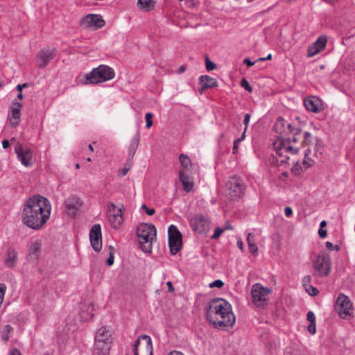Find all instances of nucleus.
Returning a JSON list of instances; mask_svg holds the SVG:
<instances>
[{
	"label": "nucleus",
	"mask_w": 355,
	"mask_h": 355,
	"mask_svg": "<svg viewBox=\"0 0 355 355\" xmlns=\"http://www.w3.org/2000/svg\"><path fill=\"white\" fill-rule=\"evenodd\" d=\"M51 205L50 201L42 196L30 198L24 205L22 221L29 228L40 230L50 218Z\"/></svg>",
	"instance_id": "f257e3e1"
},
{
	"label": "nucleus",
	"mask_w": 355,
	"mask_h": 355,
	"mask_svg": "<svg viewBox=\"0 0 355 355\" xmlns=\"http://www.w3.org/2000/svg\"><path fill=\"white\" fill-rule=\"evenodd\" d=\"M206 318L215 329L227 330L232 328L236 322V316L231 304L223 298L211 300L205 308Z\"/></svg>",
	"instance_id": "f03ea898"
},
{
	"label": "nucleus",
	"mask_w": 355,
	"mask_h": 355,
	"mask_svg": "<svg viewBox=\"0 0 355 355\" xmlns=\"http://www.w3.org/2000/svg\"><path fill=\"white\" fill-rule=\"evenodd\" d=\"M137 236L141 250L150 252L152 243L156 237V229L153 224L141 223L137 228Z\"/></svg>",
	"instance_id": "7ed1b4c3"
},
{
	"label": "nucleus",
	"mask_w": 355,
	"mask_h": 355,
	"mask_svg": "<svg viewBox=\"0 0 355 355\" xmlns=\"http://www.w3.org/2000/svg\"><path fill=\"white\" fill-rule=\"evenodd\" d=\"M292 143H295L293 141V136L288 137V138L284 136H279L273 142V147L277 154L283 158L281 160L282 163H284L289 159L287 155L288 153L295 155L299 152V147L293 145Z\"/></svg>",
	"instance_id": "20e7f679"
},
{
	"label": "nucleus",
	"mask_w": 355,
	"mask_h": 355,
	"mask_svg": "<svg viewBox=\"0 0 355 355\" xmlns=\"http://www.w3.org/2000/svg\"><path fill=\"white\" fill-rule=\"evenodd\" d=\"M114 71L109 66L101 64L85 75V84H97L114 78Z\"/></svg>",
	"instance_id": "39448f33"
},
{
	"label": "nucleus",
	"mask_w": 355,
	"mask_h": 355,
	"mask_svg": "<svg viewBox=\"0 0 355 355\" xmlns=\"http://www.w3.org/2000/svg\"><path fill=\"white\" fill-rule=\"evenodd\" d=\"M125 208L123 205L116 206L113 202H109L107 205V218L114 229H119L123 222V212Z\"/></svg>",
	"instance_id": "423d86ee"
},
{
	"label": "nucleus",
	"mask_w": 355,
	"mask_h": 355,
	"mask_svg": "<svg viewBox=\"0 0 355 355\" xmlns=\"http://www.w3.org/2000/svg\"><path fill=\"white\" fill-rule=\"evenodd\" d=\"M227 195L232 200H236L244 195L243 181L236 176L231 177L226 183Z\"/></svg>",
	"instance_id": "0eeeda50"
},
{
	"label": "nucleus",
	"mask_w": 355,
	"mask_h": 355,
	"mask_svg": "<svg viewBox=\"0 0 355 355\" xmlns=\"http://www.w3.org/2000/svg\"><path fill=\"white\" fill-rule=\"evenodd\" d=\"M273 129L277 133L279 134L280 136L284 137L288 131L293 135V141L294 142H297L301 133V130L300 128L293 127L291 123H286L285 120L282 117L277 119Z\"/></svg>",
	"instance_id": "6e6552de"
},
{
	"label": "nucleus",
	"mask_w": 355,
	"mask_h": 355,
	"mask_svg": "<svg viewBox=\"0 0 355 355\" xmlns=\"http://www.w3.org/2000/svg\"><path fill=\"white\" fill-rule=\"evenodd\" d=\"M270 290L267 287H263L260 284H255L252 286L251 295L252 302L257 306H263L268 300Z\"/></svg>",
	"instance_id": "1a4fd4ad"
},
{
	"label": "nucleus",
	"mask_w": 355,
	"mask_h": 355,
	"mask_svg": "<svg viewBox=\"0 0 355 355\" xmlns=\"http://www.w3.org/2000/svg\"><path fill=\"white\" fill-rule=\"evenodd\" d=\"M135 355H153V344L151 338L147 335H141L134 343Z\"/></svg>",
	"instance_id": "9d476101"
},
{
	"label": "nucleus",
	"mask_w": 355,
	"mask_h": 355,
	"mask_svg": "<svg viewBox=\"0 0 355 355\" xmlns=\"http://www.w3.org/2000/svg\"><path fill=\"white\" fill-rule=\"evenodd\" d=\"M313 275L326 277L331 271V261L328 255H318L313 261Z\"/></svg>",
	"instance_id": "9b49d317"
},
{
	"label": "nucleus",
	"mask_w": 355,
	"mask_h": 355,
	"mask_svg": "<svg viewBox=\"0 0 355 355\" xmlns=\"http://www.w3.org/2000/svg\"><path fill=\"white\" fill-rule=\"evenodd\" d=\"M168 245L171 254H176L182 247V235L178 229L173 225L168 230Z\"/></svg>",
	"instance_id": "f8f14e48"
},
{
	"label": "nucleus",
	"mask_w": 355,
	"mask_h": 355,
	"mask_svg": "<svg viewBox=\"0 0 355 355\" xmlns=\"http://www.w3.org/2000/svg\"><path fill=\"white\" fill-rule=\"evenodd\" d=\"M352 304L349 298L344 295L339 294L336 302V310L340 317L346 319L352 315Z\"/></svg>",
	"instance_id": "ddd939ff"
},
{
	"label": "nucleus",
	"mask_w": 355,
	"mask_h": 355,
	"mask_svg": "<svg viewBox=\"0 0 355 355\" xmlns=\"http://www.w3.org/2000/svg\"><path fill=\"white\" fill-rule=\"evenodd\" d=\"M83 204L79 197L71 196L64 201V213L69 216H76L80 213Z\"/></svg>",
	"instance_id": "4468645a"
},
{
	"label": "nucleus",
	"mask_w": 355,
	"mask_h": 355,
	"mask_svg": "<svg viewBox=\"0 0 355 355\" xmlns=\"http://www.w3.org/2000/svg\"><path fill=\"white\" fill-rule=\"evenodd\" d=\"M15 152L22 165L26 167L32 165L33 150L30 148L17 142L15 146Z\"/></svg>",
	"instance_id": "2eb2a0df"
},
{
	"label": "nucleus",
	"mask_w": 355,
	"mask_h": 355,
	"mask_svg": "<svg viewBox=\"0 0 355 355\" xmlns=\"http://www.w3.org/2000/svg\"><path fill=\"white\" fill-rule=\"evenodd\" d=\"M80 25L85 28L96 30L105 25V21L99 15L89 14L82 19Z\"/></svg>",
	"instance_id": "dca6fc26"
},
{
	"label": "nucleus",
	"mask_w": 355,
	"mask_h": 355,
	"mask_svg": "<svg viewBox=\"0 0 355 355\" xmlns=\"http://www.w3.org/2000/svg\"><path fill=\"white\" fill-rule=\"evenodd\" d=\"M190 223L192 229L199 234H205L209 230V220L202 214L193 216Z\"/></svg>",
	"instance_id": "f3484780"
},
{
	"label": "nucleus",
	"mask_w": 355,
	"mask_h": 355,
	"mask_svg": "<svg viewBox=\"0 0 355 355\" xmlns=\"http://www.w3.org/2000/svg\"><path fill=\"white\" fill-rule=\"evenodd\" d=\"M89 239L93 249L96 252H100L102 249V233L100 224L92 226L89 232Z\"/></svg>",
	"instance_id": "a211bd4d"
},
{
	"label": "nucleus",
	"mask_w": 355,
	"mask_h": 355,
	"mask_svg": "<svg viewBox=\"0 0 355 355\" xmlns=\"http://www.w3.org/2000/svg\"><path fill=\"white\" fill-rule=\"evenodd\" d=\"M327 44V37L325 35L320 36L315 42L309 46L307 49V57L311 58L320 53Z\"/></svg>",
	"instance_id": "6ab92c4d"
},
{
	"label": "nucleus",
	"mask_w": 355,
	"mask_h": 355,
	"mask_svg": "<svg viewBox=\"0 0 355 355\" xmlns=\"http://www.w3.org/2000/svg\"><path fill=\"white\" fill-rule=\"evenodd\" d=\"M304 105L308 111L315 113L319 112L323 109L321 99L314 96L305 98Z\"/></svg>",
	"instance_id": "aec40b11"
},
{
	"label": "nucleus",
	"mask_w": 355,
	"mask_h": 355,
	"mask_svg": "<svg viewBox=\"0 0 355 355\" xmlns=\"http://www.w3.org/2000/svg\"><path fill=\"white\" fill-rule=\"evenodd\" d=\"M54 51V49H42L40 52L37 60L38 67L40 68L45 67L49 64V62L53 58Z\"/></svg>",
	"instance_id": "412c9836"
},
{
	"label": "nucleus",
	"mask_w": 355,
	"mask_h": 355,
	"mask_svg": "<svg viewBox=\"0 0 355 355\" xmlns=\"http://www.w3.org/2000/svg\"><path fill=\"white\" fill-rule=\"evenodd\" d=\"M42 247V241L40 240H36L31 242L28 245V252L27 254V259L29 261H36L40 254Z\"/></svg>",
	"instance_id": "4be33fe9"
},
{
	"label": "nucleus",
	"mask_w": 355,
	"mask_h": 355,
	"mask_svg": "<svg viewBox=\"0 0 355 355\" xmlns=\"http://www.w3.org/2000/svg\"><path fill=\"white\" fill-rule=\"evenodd\" d=\"M98 342L100 343H109L110 345H112V333L107 327H102L97 331L95 336V343Z\"/></svg>",
	"instance_id": "5701e85b"
},
{
	"label": "nucleus",
	"mask_w": 355,
	"mask_h": 355,
	"mask_svg": "<svg viewBox=\"0 0 355 355\" xmlns=\"http://www.w3.org/2000/svg\"><path fill=\"white\" fill-rule=\"evenodd\" d=\"M13 107L11 108V113L10 116V121L11 125L13 127H16L19 122L20 115H21V108L22 107V104L16 101L12 102Z\"/></svg>",
	"instance_id": "b1692460"
},
{
	"label": "nucleus",
	"mask_w": 355,
	"mask_h": 355,
	"mask_svg": "<svg viewBox=\"0 0 355 355\" xmlns=\"http://www.w3.org/2000/svg\"><path fill=\"white\" fill-rule=\"evenodd\" d=\"M199 83L201 85V89H200V94H202L203 92L207 89L213 88L218 86L216 79L207 75L200 76Z\"/></svg>",
	"instance_id": "393cba45"
},
{
	"label": "nucleus",
	"mask_w": 355,
	"mask_h": 355,
	"mask_svg": "<svg viewBox=\"0 0 355 355\" xmlns=\"http://www.w3.org/2000/svg\"><path fill=\"white\" fill-rule=\"evenodd\" d=\"M111 345L109 343H94L92 355H109Z\"/></svg>",
	"instance_id": "a878e982"
},
{
	"label": "nucleus",
	"mask_w": 355,
	"mask_h": 355,
	"mask_svg": "<svg viewBox=\"0 0 355 355\" xmlns=\"http://www.w3.org/2000/svg\"><path fill=\"white\" fill-rule=\"evenodd\" d=\"M179 179L181 182L184 191L190 192L193 187V182L190 181V178L187 172L180 170L179 171Z\"/></svg>",
	"instance_id": "bb28decb"
},
{
	"label": "nucleus",
	"mask_w": 355,
	"mask_h": 355,
	"mask_svg": "<svg viewBox=\"0 0 355 355\" xmlns=\"http://www.w3.org/2000/svg\"><path fill=\"white\" fill-rule=\"evenodd\" d=\"M17 261V252L13 249H9L7 251L5 259L6 265L9 268H13L16 265Z\"/></svg>",
	"instance_id": "cd10ccee"
},
{
	"label": "nucleus",
	"mask_w": 355,
	"mask_h": 355,
	"mask_svg": "<svg viewBox=\"0 0 355 355\" xmlns=\"http://www.w3.org/2000/svg\"><path fill=\"white\" fill-rule=\"evenodd\" d=\"M179 160L180 162L181 167L182 168V171L184 172L189 171L191 167V161L190 158L184 154H181L179 156Z\"/></svg>",
	"instance_id": "c85d7f7f"
},
{
	"label": "nucleus",
	"mask_w": 355,
	"mask_h": 355,
	"mask_svg": "<svg viewBox=\"0 0 355 355\" xmlns=\"http://www.w3.org/2000/svg\"><path fill=\"white\" fill-rule=\"evenodd\" d=\"M139 143V136L134 137L132 138V139L131 140V142H130V144L129 146V150H128L129 158H131V159L133 158V157L137 151V149L138 148Z\"/></svg>",
	"instance_id": "c756f323"
},
{
	"label": "nucleus",
	"mask_w": 355,
	"mask_h": 355,
	"mask_svg": "<svg viewBox=\"0 0 355 355\" xmlns=\"http://www.w3.org/2000/svg\"><path fill=\"white\" fill-rule=\"evenodd\" d=\"M80 317L83 320H87L92 319L94 315V306L92 304L88 305L87 311H85L83 308H81Z\"/></svg>",
	"instance_id": "7c9ffc66"
},
{
	"label": "nucleus",
	"mask_w": 355,
	"mask_h": 355,
	"mask_svg": "<svg viewBox=\"0 0 355 355\" xmlns=\"http://www.w3.org/2000/svg\"><path fill=\"white\" fill-rule=\"evenodd\" d=\"M154 3L153 0H138L137 1L139 8L146 11L152 10L154 7Z\"/></svg>",
	"instance_id": "2f4dec72"
},
{
	"label": "nucleus",
	"mask_w": 355,
	"mask_h": 355,
	"mask_svg": "<svg viewBox=\"0 0 355 355\" xmlns=\"http://www.w3.org/2000/svg\"><path fill=\"white\" fill-rule=\"evenodd\" d=\"M114 248L112 246L109 247V257L106 260V263L108 266L114 263Z\"/></svg>",
	"instance_id": "473e14b6"
},
{
	"label": "nucleus",
	"mask_w": 355,
	"mask_h": 355,
	"mask_svg": "<svg viewBox=\"0 0 355 355\" xmlns=\"http://www.w3.org/2000/svg\"><path fill=\"white\" fill-rule=\"evenodd\" d=\"M245 138V132H243L241 137L237 138L234 141V146H233V153L236 154L239 150V145L242 141H243Z\"/></svg>",
	"instance_id": "72a5a7b5"
},
{
	"label": "nucleus",
	"mask_w": 355,
	"mask_h": 355,
	"mask_svg": "<svg viewBox=\"0 0 355 355\" xmlns=\"http://www.w3.org/2000/svg\"><path fill=\"white\" fill-rule=\"evenodd\" d=\"M13 328L10 325L7 324L4 327L2 338L3 340H8L10 337V334L12 331Z\"/></svg>",
	"instance_id": "f704fd0d"
},
{
	"label": "nucleus",
	"mask_w": 355,
	"mask_h": 355,
	"mask_svg": "<svg viewBox=\"0 0 355 355\" xmlns=\"http://www.w3.org/2000/svg\"><path fill=\"white\" fill-rule=\"evenodd\" d=\"M311 134L309 132H304L303 135V141H302V146H306L311 142Z\"/></svg>",
	"instance_id": "c9c22d12"
},
{
	"label": "nucleus",
	"mask_w": 355,
	"mask_h": 355,
	"mask_svg": "<svg viewBox=\"0 0 355 355\" xmlns=\"http://www.w3.org/2000/svg\"><path fill=\"white\" fill-rule=\"evenodd\" d=\"M205 66L207 71H212L216 68V65L212 61H211L208 57L205 58Z\"/></svg>",
	"instance_id": "e433bc0d"
},
{
	"label": "nucleus",
	"mask_w": 355,
	"mask_h": 355,
	"mask_svg": "<svg viewBox=\"0 0 355 355\" xmlns=\"http://www.w3.org/2000/svg\"><path fill=\"white\" fill-rule=\"evenodd\" d=\"M225 232V229H223L221 227H216L214 230V234L211 236V239H218L220 235Z\"/></svg>",
	"instance_id": "4c0bfd02"
},
{
	"label": "nucleus",
	"mask_w": 355,
	"mask_h": 355,
	"mask_svg": "<svg viewBox=\"0 0 355 355\" xmlns=\"http://www.w3.org/2000/svg\"><path fill=\"white\" fill-rule=\"evenodd\" d=\"M153 117V114L150 112H148L145 115V119H146V127L147 128H150L152 125H153V121H152V119Z\"/></svg>",
	"instance_id": "58836bf2"
},
{
	"label": "nucleus",
	"mask_w": 355,
	"mask_h": 355,
	"mask_svg": "<svg viewBox=\"0 0 355 355\" xmlns=\"http://www.w3.org/2000/svg\"><path fill=\"white\" fill-rule=\"evenodd\" d=\"M248 248H249L250 252L252 254L257 256L258 254V247L257 246L255 242L250 243V244H248Z\"/></svg>",
	"instance_id": "ea45409f"
},
{
	"label": "nucleus",
	"mask_w": 355,
	"mask_h": 355,
	"mask_svg": "<svg viewBox=\"0 0 355 355\" xmlns=\"http://www.w3.org/2000/svg\"><path fill=\"white\" fill-rule=\"evenodd\" d=\"M241 85L242 87H243L245 90L248 91L249 92H251L252 90V87L250 85L248 81L245 78H243L241 80Z\"/></svg>",
	"instance_id": "a19ab883"
},
{
	"label": "nucleus",
	"mask_w": 355,
	"mask_h": 355,
	"mask_svg": "<svg viewBox=\"0 0 355 355\" xmlns=\"http://www.w3.org/2000/svg\"><path fill=\"white\" fill-rule=\"evenodd\" d=\"M306 291L311 296H315L319 293L318 290L313 286H309V287L306 288Z\"/></svg>",
	"instance_id": "79ce46f5"
},
{
	"label": "nucleus",
	"mask_w": 355,
	"mask_h": 355,
	"mask_svg": "<svg viewBox=\"0 0 355 355\" xmlns=\"http://www.w3.org/2000/svg\"><path fill=\"white\" fill-rule=\"evenodd\" d=\"M250 118H251V115L249 113H247L245 114L244 120H243V124L245 125L243 132H245V133L246 132V131L248 130V127L249 125Z\"/></svg>",
	"instance_id": "37998d69"
},
{
	"label": "nucleus",
	"mask_w": 355,
	"mask_h": 355,
	"mask_svg": "<svg viewBox=\"0 0 355 355\" xmlns=\"http://www.w3.org/2000/svg\"><path fill=\"white\" fill-rule=\"evenodd\" d=\"M224 285V283L222 280L220 279H217V280H215L214 282H211L210 284H209V286L210 288H214V287H217V288H222Z\"/></svg>",
	"instance_id": "c03bdc74"
},
{
	"label": "nucleus",
	"mask_w": 355,
	"mask_h": 355,
	"mask_svg": "<svg viewBox=\"0 0 355 355\" xmlns=\"http://www.w3.org/2000/svg\"><path fill=\"white\" fill-rule=\"evenodd\" d=\"M311 282V277L310 275H306L302 279V285L305 288V289L306 288H308L309 286H311L310 285Z\"/></svg>",
	"instance_id": "a18cd8bd"
},
{
	"label": "nucleus",
	"mask_w": 355,
	"mask_h": 355,
	"mask_svg": "<svg viewBox=\"0 0 355 355\" xmlns=\"http://www.w3.org/2000/svg\"><path fill=\"white\" fill-rule=\"evenodd\" d=\"M141 209L144 210L148 216H152L155 212L154 209L148 208L146 205H141Z\"/></svg>",
	"instance_id": "49530a36"
},
{
	"label": "nucleus",
	"mask_w": 355,
	"mask_h": 355,
	"mask_svg": "<svg viewBox=\"0 0 355 355\" xmlns=\"http://www.w3.org/2000/svg\"><path fill=\"white\" fill-rule=\"evenodd\" d=\"M306 320L310 323H315V316L313 311H310L308 312L307 315H306Z\"/></svg>",
	"instance_id": "de8ad7c7"
},
{
	"label": "nucleus",
	"mask_w": 355,
	"mask_h": 355,
	"mask_svg": "<svg viewBox=\"0 0 355 355\" xmlns=\"http://www.w3.org/2000/svg\"><path fill=\"white\" fill-rule=\"evenodd\" d=\"M325 246L329 250H336V251H338L340 250V247L338 245H334L330 241H327Z\"/></svg>",
	"instance_id": "09e8293b"
},
{
	"label": "nucleus",
	"mask_w": 355,
	"mask_h": 355,
	"mask_svg": "<svg viewBox=\"0 0 355 355\" xmlns=\"http://www.w3.org/2000/svg\"><path fill=\"white\" fill-rule=\"evenodd\" d=\"M307 330L311 334H315L316 331L315 323H310L307 327Z\"/></svg>",
	"instance_id": "8fccbe9b"
},
{
	"label": "nucleus",
	"mask_w": 355,
	"mask_h": 355,
	"mask_svg": "<svg viewBox=\"0 0 355 355\" xmlns=\"http://www.w3.org/2000/svg\"><path fill=\"white\" fill-rule=\"evenodd\" d=\"M284 214L287 217H291L293 215V209L290 207H286L284 209Z\"/></svg>",
	"instance_id": "3c124183"
},
{
	"label": "nucleus",
	"mask_w": 355,
	"mask_h": 355,
	"mask_svg": "<svg viewBox=\"0 0 355 355\" xmlns=\"http://www.w3.org/2000/svg\"><path fill=\"white\" fill-rule=\"evenodd\" d=\"M318 234L322 239H324L327 234V230L324 228H320L318 230Z\"/></svg>",
	"instance_id": "603ef678"
},
{
	"label": "nucleus",
	"mask_w": 355,
	"mask_h": 355,
	"mask_svg": "<svg viewBox=\"0 0 355 355\" xmlns=\"http://www.w3.org/2000/svg\"><path fill=\"white\" fill-rule=\"evenodd\" d=\"M313 161L311 159L310 160H304L302 164L304 166V168L306 169L307 168L310 167L313 164Z\"/></svg>",
	"instance_id": "864d4df0"
},
{
	"label": "nucleus",
	"mask_w": 355,
	"mask_h": 355,
	"mask_svg": "<svg viewBox=\"0 0 355 355\" xmlns=\"http://www.w3.org/2000/svg\"><path fill=\"white\" fill-rule=\"evenodd\" d=\"M255 242L254 239V236L252 233H248L247 236V243L248 244H250V243H254Z\"/></svg>",
	"instance_id": "5fc2aeb1"
},
{
	"label": "nucleus",
	"mask_w": 355,
	"mask_h": 355,
	"mask_svg": "<svg viewBox=\"0 0 355 355\" xmlns=\"http://www.w3.org/2000/svg\"><path fill=\"white\" fill-rule=\"evenodd\" d=\"M129 169H130L129 168H126V167L121 169L120 171H119V173H120L119 175H121V177L125 176L128 173V172L129 171Z\"/></svg>",
	"instance_id": "6e6d98bb"
},
{
	"label": "nucleus",
	"mask_w": 355,
	"mask_h": 355,
	"mask_svg": "<svg viewBox=\"0 0 355 355\" xmlns=\"http://www.w3.org/2000/svg\"><path fill=\"white\" fill-rule=\"evenodd\" d=\"M243 63L245 64L248 67H252L254 64V62L251 61L249 58H245Z\"/></svg>",
	"instance_id": "4d7b16f0"
},
{
	"label": "nucleus",
	"mask_w": 355,
	"mask_h": 355,
	"mask_svg": "<svg viewBox=\"0 0 355 355\" xmlns=\"http://www.w3.org/2000/svg\"><path fill=\"white\" fill-rule=\"evenodd\" d=\"M9 355H21V354L19 350L14 349L10 352Z\"/></svg>",
	"instance_id": "13d9d810"
},
{
	"label": "nucleus",
	"mask_w": 355,
	"mask_h": 355,
	"mask_svg": "<svg viewBox=\"0 0 355 355\" xmlns=\"http://www.w3.org/2000/svg\"><path fill=\"white\" fill-rule=\"evenodd\" d=\"M237 247L241 250L243 251V243L241 239H239L236 243Z\"/></svg>",
	"instance_id": "bf43d9fd"
},
{
	"label": "nucleus",
	"mask_w": 355,
	"mask_h": 355,
	"mask_svg": "<svg viewBox=\"0 0 355 355\" xmlns=\"http://www.w3.org/2000/svg\"><path fill=\"white\" fill-rule=\"evenodd\" d=\"M2 146L4 149H6L8 148L9 146H10V143L8 140L6 139H4L3 141H2Z\"/></svg>",
	"instance_id": "052dcab7"
},
{
	"label": "nucleus",
	"mask_w": 355,
	"mask_h": 355,
	"mask_svg": "<svg viewBox=\"0 0 355 355\" xmlns=\"http://www.w3.org/2000/svg\"><path fill=\"white\" fill-rule=\"evenodd\" d=\"M26 86V84H24V85H17V87H16V89L19 92V93H21V90L24 87H25Z\"/></svg>",
	"instance_id": "680f3d73"
},
{
	"label": "nucleus",
	"mask_w": 355,
	"mask_h": 355,
	"mask_svg": "<svg viewBox=\"0 0 355 355\" xmlns=\"http://www.w3.org/2000/svg\"><path fill=\"white\" fill-rule=\"evenodd\" d=\"M166 285L168 286V291L173 292L174 291V288H173V284H172V283L171 282H168L166 283Z\"/></svg>",
	"instance_id": "e2e57ef3"
},
{
	"label": "nucleus",
	"mask_w": 355,
	"mask_h": 355,
	"mask_svg": "<svg viewBox=\"0 0 355 355\" xmlns=\"http://www.w3.org/2000/svg\"><path fill=\"white\" fill-rule=\"evenodd\" d=\"M168 355H184L183 353L178 351H172Z\"/></svg>",
	"instance_id": "0e129e2a"
},
{
	"label": "nucleus",
	"mask_w": 355,
	"mask_h": 355,
	"mask_svg": "<svg viewBox=\"0 0 355 355\" xmlns=\"http://www.w3.org/2000/svg\"><path fill=\"white\" fill-rule=\"evenodd\" d=\"M232 226L230 223H226L225 227L223 229H225V231L227 230H232Z\"/></svg>",
	"instance_id": "69168bd1"
},
{
	"label": "nucleus",
	"mask_w": 355,
	"mask_h": 355,
	"mask_svg": "<svg viewBox=\"0 0 355 355\" xmlns=\"http://www.w3.org/2000/svg\"><path fill=\"white\" fill-rule=\"evenodd\" d=\"M272 58V55L271 54H269L267 57H265V58H259V60L261 61H265V60H270Z\"/></svg>",
	"instance_id": "338daca9"
},
{
	"label": "nucleus",
	"mask_w": 355,
	"mask_h": 355,
	"mask_svg": "<svg viewBox=\"0 0 355 355\" xmlns=\"http://www.w3.org/2000/svg\"><path fill=\"white\" fill-rule=\"evenodd\" d=\"M326 225H327L326 220H322L320 224V228H324V227H326Z\"/></svg>",
	"instance_id": "774afa93"
}]
</instances>
